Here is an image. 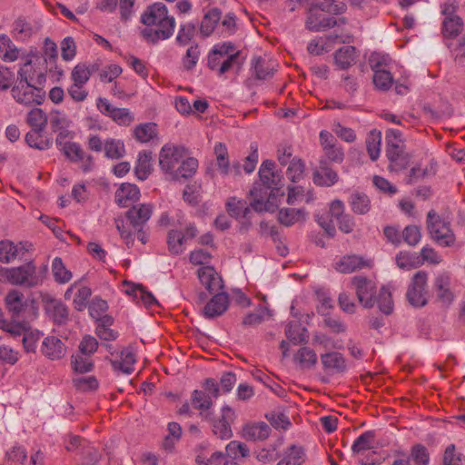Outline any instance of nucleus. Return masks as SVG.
Here are the masks:
<instances>
[{
	"label": "nucleus",
	"instance_id": "obj_47",
	"mask_svg": "<svg viewBox=\"0 0 465 465\" xmlns=\"http://www.w3.org/2000/svg\"><path fill=\"white\" fill-rule=\"evenodd\" d=\"M254 71L258 79H266L273 75L275 69L272 62L257 57L254 63Z\"/></svg>",
	"mask_w": 465,
	"mask_h": 465
},
{
	"label": "nucleus",
	"instance_id": "obj_25",
	"mask_svg": "<svg viewBox=\"0 0 465 465\" xmlns=\"http://www.w3.org/2000/svg\"><path fill=\"white\" fill-rule=\"evenodd\" d=\"M321 361L325 370L341 373L346 371L347 364L343 355L338 351H331L321 355Z\"/></svg>",
	"mask_w": 465,
	"mask_h": 465
},
{
	"label": "nucleus",
	"instance_id": "obj_56",
	"mask_svg": "<svg viewBox=\"0 0 465 465\" xmlns=\"http://www.w3.org/2000/svg\"><path fill=\"white\" fill-rule=\"evenodd\" d=\"M28 326L29 325L26 322H8L6 320H0V329L5 331L14 337L24 335Z\"/></svg>",
	"mask_w": 465,
	"mask_h": 465
},
{
	"label": "nucleus",
	"instance_id": "obj_61",
	"mask_svg": "<svg viewBox=\"0 0 465 465\" xmlns=\"http://www.w3.org/2000/svg\"><path fill=\"white\" fill-rule=\"evenodd\" d=\"M195 34V25L193 23L181 25L176 41L181 45H186L193 38Z\"/></svg>",
	"mask_w": 465,
	"mask_h": 465
},
{
	"label": "nucleus",
	"instance_id": "obj_59",
	"mask_svg": "<svg viewBox=\"0 0 465 465\" xmlns=\"http://www.w3.org/2000/svg\"><path fill=\"white\" fill-rule=\"evenodd\" d=\"M420 238V227L416 225H408L401 232V241L403 240L410 246H415Z\"/></svg>",
	"mask_w": 465,
	"mask_h": 465
},
{
	"label": "nucleus",
	"instance_id": "obj_14",
	"mask_svg": "<svg viewBox=\"0 0 465 465\" xmlns=\"http://www.w3.org/2000/svg\"><path fill=\"white\" fill-rule=\"evenodd\" d=\"M45 311L57 325L64 324L69 318L68 308L61 301L52 297L43 299Z\"/></svg>",
	"mask_w": 465,
	"mask_h": 465
},
{
	"label": "nucleus",
	"instance_id": "obj_5",
	"mask_svg": "<svg viewBox=\"0 0 465 465\" xmlns=\"http://www.w3.org/2000/svg\"><path fill=\"white\" fill-rule=\"evenodd\" d=\"M15 101L25 106L40 105L45 99V92L33 83H15L11 88Z\"/></svg>",
	"mask_w": 465,
	"mask_h": 465
},
{
	"label": "nucleus",
	"instance_id": "obj_12",
	"mask_svg": "<svg viewBox=\"0 0 465 465\" xmlns=\"http://www.w3.org/2000/svg\"><path fill=\"white\" fill-rule=\"evenodd\" d=\"M234 420V411L228 406L223 407L220 417L208 419L212 423L213 434L221 440H229L232 437L231 423L233 422Z\"/></svg>",
	"mask_w": 465,
	"mask_h": 465
},
{
	"label": "nucleus",
	"instance_id": "obj_55",
	"mask_svg": "<svg viewBox=\"0 0 465 465\" xmlns=\"http://www.w3.org/2000/svg\"><path fill=\"white\" fill-rule=\"evenodd\" d=\"M91 77V71L87 69V64L81 63L76 64L71 72L73 83L85 84Z\"/></svg>",
	"mask_w": 465,
	"mask_h": 465
},
{
	"label": "nucleus",
	"instance_id": "obj_52",
	"mask_svg": "<svg viewBox=\"0 0 465 465\" xmlns=\"http://www.w3.org/2000/svg\"><path fill=\"white\" fill-rule=\"evenodd\" d=\"M373 84L381 91L389 90L393 83V77L388 70H378L373 74Z\"/></svg>",
	"mask_w": 465,
	"mask_h": 465
},
{
	"label": "nucleus",
	"instance_id": "obj_53",
	"mask_svg": "<svg viewBox=\"0 0 465 465\" xmlns=\"http://www.w3.org/2000/svg\"><path fill=\"white\" fill-rule=\"evenodd\" d=\"M376 300L379 309L386 315L391 313L393 310V302L391 292L382 287L379 292V296Z\"/></svg>",
	"mask_w": 465,
	"mask_h": 465
},
{
	"label": "nucleus",
	"instance_id": "obj_35",
	"mask_svg": "<svg viewBox=\"0 0 465 465\" xmlns=\"http://www.w3.org/2000/svg\"><path fill=\"white\" fill-rule=\"evenodd\" d=\"M285 334L288 340L293 344L306 342L309 337L307 329L299 322H289Z\"/></svg>",
	"mask_w": 465,
	"mask_h": 465
},
{
	"label": "nucleus",
	"instance_id": "obj_33",
	"mask_svg": "<svg viewBox=\"0 0 465 465\" xmlns=\"http://www.w3.org/2000/svg\"><path fill=\"white\" fill-rule=\"evenodd\" d=\"M336 64L341 69H347L351 66L356 60V48L352 45L341 47L334 54Z\"/></svg>",
	"mask_w": 465,
	"mask_h": 465
},
{
	"label": "nucleus",
	"instance_id": "obj_2",
	"mask_svg": "<svg viewBox=\"0 0 465 465\" xmlns=\"http://www.w3.org/2000/svg\"><path fill=\"white\" fill-rule=\"evenodd\" d=\"M141 21L147 26L142 31L143 38L153 44L171 37L175 27L174 17L168 15V9L163 3L149 5Z\"/></svg>",
	"mask_w": 465,
	"mask_h": 465
},
{
	"label": "nucleus",
	"instance_id": "obj_7",
	"mask_svg": "<svg viewBox=\"0 0 465 465\" xmlns=\"http://www.w3.org/2000/svg\"><path fill=\"white\" fill-rule=\"evenodd\" d=\"M226 211L231 217L235 218L240 223V232H246L251 228L253 212L248 206L245 200L236 197H230L226 203Z\"/></svg>",
	"mask_w": 465,
	"mask_h": 465
},
{
	"label": "nucleus",
	"instance_id": "obj_20",
	"mask_svg": "<svg viewBox=\"0 0 465 465\" xmlns=\"http://www.w3.org/2000/svg\"><path fill=\"white\" fill-rule=\"evenodd\" d=\"M371 262L359 255H344L336 263L335 270L341 273H351L365 267H370Z\"/></svg>",
	"mask_w": 465,
	"mask_h": 465
},
{
	"label": "nucleus",
	"instance_id": "obj_39",
	"mask_svg": "<svg viewBox=\"0 0 465 465\" xmlns=\"http://www.w3.org/2000/svg\"><path fill=\"white\" fill-rule=\"evenodd\" d=\"M462 26L460 16H447L442 23V34L445 37L454 38L461 32Z\"/></svg>",
	"mask_w": 465,
	"mask_h": 465
},
{
	"label": "nucleus",
	"instance_id": "obj_51",
	"mask_svg": "<svg viewBox=\"0 0 465 465\" xmlns=\"http://www.w3.org/2000/svg\"><path fill=\"white\" fill-rule=\"evenodd\" d=\"M73 384L79 391H94L98 389L99 382L94 376L78 377L73 379Z\"/></svg>",
	"mask_w": 465,
	"mask_h": 465
},
{
	"label": "nucleus",
	"instance_id": "obj_32",
	"mask_svg": "<svg viewBox=\"0 0 465 465\" xmlns=\"http://www.w3.org/2000/svg\"><path fill=\"white\" fill-rule=\"evenodd\" d=\"M222 18V12L219 8L214 7L210 9L203 16L200 32L203 36H209L214 30L215 26Z\"/></svg>",
	"mask_w": 465,
	"mask_h": 465
},
{
	"label": "nucleus",
	"instance_id": "obj_62",
	"mask_svg": "<svg viewBox=\"0 0 465 465\" xmlns=\"http://www.w3.org/2000/svg\"><path fill=\"white\" fill-rule=\"evenodd\" d=\"M35 74V69L32 61L27 59L19 68L17 72L16 83H32Z\"/></svg>",
	"mask_w": 465,
	"mask_h": 465
},
{
	"label": "nucleus",
	"instance_id": "obj_31",
	"mask_svg": "<svg viewBox=\"0 0 465 465\" xmlns=\"http://www.w3.org/2000/svg\"><path fill=\"white\" fill-rule=\"evenodd\" d=\"M304 461L303 448L293 444L284 451L282 459L276 465H302Z\"/></svg>",
	"mask_w": 465,
	"mask_h": 465
},
{
	"label": "nucleus",
	"instance_id": "obj_16",
	"mask_svg": "<svg viewBox=\"0 0 465 465\" xmlns=\"http://www.w3.org/2000/svg\"><path fill=\"white\" fill-rule=\"evenodd\" d=\"M65 157L73 163H81V169L86 173L92 170L94 166V158L85 153L80 144L72 142L63 151Z\"/></svg>",
	"mask_w": 465,
	"mask_h": 465
},
{
	"label": "nucleus",
	"instance_id": "obj_49",
	"mask_svg": "<svg viewBox=\"0 0 465 465\" xmlns=\"http://www.w3.org/2000/svg\"><path fill=\"white\" fill-rule=\"evenodd\" d=\"M134 135L137 141L147 143L156 135V124L153 123L139 124L135 127Z\"/></svg>",
	"mask_w": 465,
	"mask_h": 465
},
{
	"label": "nucleus",
	"instance_id": "obj_9",
	"mask_svg": "<svg viewBox=\"0 0 465 465\" xmlns=\"http://www.w3.org/2000/svg\"><path fill=\"white\" fill-rule=\"evenodd\" d=\"M186 150L182 146L164 145L159 155V163L161 169L172 176L173 173L185 157Z\"/></svg>",
	"mask_w": 465,
	"mask_h": 465
},
{
	"label": "nucleus",
	"instance_id": "obj_63",
	"mask_svg": "<svg viewBox=\"0 0 465 465\" xmlns=\"http://www.w3.org/2000/svg\"><path fill=\"white\" fill-rule=\"evenodd\" d=\"M110 118H112L118 124L125 126L130 125L134 120V115L128 109L118 107H115V109L113 110V114H111Z\"/></svg>",
	"mask_w": 465,
	"mask_h": 465
},
{
	"label": "nucleus",
	"instance_id": "obj_24",
	"mask_svg": "<svg viewBox=\"0 0 465 465\" xmlns=\"http://www.w3.org/2000/svg\"><path fill=\"white\" fill-rule=\"evenodd\" d=\"M271 431V427L263 421L249 423L242 428V437L252 441L265 440Z\"/></svg>",
	"mask_w": 465,
	"mask_h": 465
},
{
	"label": "nucleus",
	"instance_id": "obj_34",
	"mask_svg": "<svg viewBox=\"0 0 465 465\" xmlns=\"http://www.w3.org/2000/svg\"><path fill=\"white\" fill-rule=\"evenodd\" d=\"M152 152L143 151L139 153L134 172L138 179L143 181L151 173L152 167Z\"/></svg>",
	"mask_w": 465,
	"mask_h": 465
},
{
	"label": "nucleus",
	"instance_id": "obj_10",
	"mask_svg": "<svg viewBox=\"0 0 465 465\" xmlns=\"http://www.w3.org/2000/svg\"><path fill=\"white\" fill-rule=\"evenodd\" d=\"M351 284L355 288L360 303L365 308H372L376 303L374 297L376 292L375 283L366 277L354 276L351 278Z\"/></svg>",
	"mask_w": 465,
	"mask_h": 465
},
{
	"label": "nucleus",
	"instance_id": "obj_54",
	"mask_svg": "<svg viewBox=\"0 0 465 465\" xmlns=\"http://www.w3.org/2000/svg\"><path fill=\"white\" fill-rule=\"evenodd\" d=\"M71 364L74 371L80 373L92 371L94 366L92 361L90 360V356L84 355L82 353L73 356Z\"/></svg>",
	"mask_w": 465,
	"mask_h": 465
},
{
	"label": "nucleus",
	"instance_id": "obj_28",
	"mask_svg": "<svg viewBox=\"0 0 465 465\" xmlns=\"http://www.w3.org/2000/svg\"><path fill=\"white\" fill-rule=\"evenodd\" d=\"M192 406L200 411V415L204 419H209V414L205 413L213 406V401L209 394L202 390H194L191 396Z\"/></svg>",
	"mask_w": 465,
	"mask_h": 465
},
{
	"label": "nucleus",
	"instance_id": "obj_57",
	"mask_svg": "<svg viewBox=\"0 0 465 465\" xmlns=\"http://www.w3.org/2000/svg\"><path fill=\"white\" fill-rule=\"evenodd\" d=\"M304 173V163L301 159L293 158L287 168L286 175L293 183L301 180Z\"/></svg>",
	"mask_w": 465,
	"mask_h": 465
},
{
	"label": "nucleus",
	"instance_id": "obj_6",
	"mask_svg": "<svg viewBox=\"0 0 465 465\" xmlns=\"http://www.w3.org/2000/svg\"><path fill=\"white\" fill-rule=\"evenodd\" d=\"M2 275L12 284L28 288L35 287L41 282V279L36 274V268L32 262L18 267L5 269L2 271Z\"/></svg>",
	"mask_w": 465,
	"mask_h": 465
},
{
	"label": "nucleus",
	"instance_id": "obj_27",
	"mask_svg": "<svg viewBox=\"0 0 465 465\" xmlns=\"http://www.w3.org/2000/svg\"><path fill=\"white\" fill-rule=\"evenodd\" d=\"M274 162L265 160L259 170V176L262 184L267 188H276L280 182V175L274 172Z\"/></svg>",
	"mask_w": 465,
	"mask_h": 465
},
{
	"label": "nucleus",
	"instance_id": "obj_21",
	"mask_svg": "<svg viewBox=\"0 0 465 465\" xmlns=\"http://www.w3.org/2000/svg\"><path fill=\"white\" fill-rule=\"evenodd\" d=\"M433 291L437 300L443 304H450L453 300V293L450 291V278L443 272L439 274L433 283Z\"/></svg>",
	"mask_w": 465,
	"mask_h": 465
},
{
	"label": "nucleus",
	"instance_id": "obj_44",
	"mask_svg": "<svg viewBox=\"0 0 465 465\" xmlns=\"http://www.w3.org/2000/svg\"><path fill=\"white\" fill-rule=\"evenodd\" d=\"M303 218L304 212L302 209L284 208L281 209L278 213L279 222L285 226H291Z\"/></svg>",
	"mask_w": 465,
	"mask_h": 465
},
{
	"label": "nucleus",
	"instance_id": "obj_43",
	"mask_svg": "<svg viewBox=\"0 0 465 465\" xmlns=\"http://www.w3.org/2000/svg\"><path fill=\"white\" fill-rule=\"evenodd\" d=\"M52 272L54 281L62 284L68 282L73 277L72 272L65 268L62 259L59 257H55L53 260Z\"/></svg>",
	"mask_w": 465,
	"mask_h": 465
},
{
	"label": "nucleus",
	"instance_id": "obj_38",
	"mask_svg": "<svg viewBox=\"0 0 465 465\" xmlns=\"http://www.w3.org/2000/svg\"><path fill=\"white\" fill-rule=\"evenodd\" d=\"M375 433L373 431H366L359 436L351 446L353 454H361L366 450L374 448Z\"/></svg>",
	"mask_w": 465,
	"mask_h": 465
},
{
	"label": "nucleus",
	"instance_id": "obj_22",
	"mask_svg": "<svg viewBox=\"0 0 465 465\" xmlns=\"http://www.w3.org/2000/svg\"><path fill=\"white\" fill-rule=\"evenodd\" d=\"M140 197L139 188L132 183H123L115 192V203L122 207L133 204Z\"/></svg>",
	"mask_w": 465,
	"mask_h": 465
},
{
	"label": "nucleus",
	"instance_id": "obj_15",
	"mask_svg": "<svg viewBox=\"0 0 465 465\" xmlns=\"http://www.w3.org/2000/svg\"><path fill=\"white\" fill-rule=\"evenodd\" d=\"M312 180L318 186L330 187L338 183L339 175L337 172L330 166L326 159H321L319 161V166L313 172Z\"/></svg>",
	"mask_w": 465,
	"mask_h": 465
},
{
	"label": "nucleus",
	"instance_id": "obj_11",
	"mask_svg": "<svg viewBox=\"0 0 465 465\" xmlns=\"http://www.w3.org/2000/svg\"><path fill=\"white\" fill-rule=\"evenodd\" d=\"M320 143L323 151L321 159H326L329 163H341L344 160V152L337 139L328 131L320 133Z\"/></svg>",
	"mask_w": 465,
	"mask_h": 465
},
{
	"label": "nucleus",
	"instance_id": "obj_41",
	"mask_svg": "<svg viewBox=\"0 0 465 465\" xmlns=\"http://www.w3.org/2000/svg\"><path fill=\"white\" fill-rule=\"evenodd\" d=\"M43 131H35L32 130L31 132L27 133L25 135V142L26 143L33 148L38 149V150H46L49 149L52 144L53 141L51 139L44 138L42 135Z\"/></svg>",
	"mask_w": 465,
	"mask_h": 465
},
{
	"label": "nucleus",
	"instance_id": "obj_48",
	"mask_svg": "<svg viewBox=\"0 0 465 465\" xmlns=\"http://www.w3.org/2000/svg\"><path fill=\"white\" fill-rule=\"evenodd\" d=\"M105 156L112 159H119L125 153L124 143L120 140L108 139L104 143Z\"/></svg>",
	"mask_w": 465,
	"mask_h": 465
},
{
	"label": "nucleus",
	"instance_id": "obj_13",
	"mask_svg": "<svg viewBox=\"0 0 465 465\" xmlns=\"http://www.w3.org/2000/svg\"><path fill=\"white\" fill-rule=\"evenodd\" d=\"M217 52H211L208 55L207 60V66L211 70H217L219 75H222L231 69L234 65L240 67L242 64V61L241 60V52L236 51L232 55H227V57H224L223 55L217 54Z\"/></svg>",
	"mask_w": 465,
	"mask_h": 465
},
{
	"label": "nucleus",
	"instance_id": "obj_64",
	"mask_svg": "<svg viewBox=\"0 0 465 465\" xmlns=\"http://www.w3.org/2000/svg\"><path fill=\"white\" fill-rule=\"evenodd\" d=\"M200 49L198 45H191L183 58V65L185 70L193 69L199 59Z\"/></svg>",
	"mask_w": 465,
	"mask_h": 465
},
{
	"label": "nucleus",
	"instance_id": "obj_3",
	"mask_svg": "<svg viewBox=\"0 0 465 465\" xmlns=\"http://www.w3.org/2000/svg\"><path fill=\"white\" fill-rule=\"evenodd\" d=\"M426 223L429 234L437 243L442 246L454 244L455 234L450 222L442 219L434 210L427 213Z\"/></svg>",
	"mask_w": 465,
	"mask_h": 465
},
{
	"label": "nucleus",
	"instance_id": "obj_29",
	"mask_svg": "<svg viewBox=\"0 0 465 465\" xmlns=\"http://www.w3.org/2000/svg\"><path fill=\"white\" fill-rule=\"evenodd\" d=\"M198 169V161L195 158L188 157L183 159L180 165L173 173L171 179L177 181L181 178L188 179L194 175Z\"/></svg>",
	"mask_w": 465,
	"mask_h": 465
},
{
	"label": "nucleus",
	"instance_id": "obj_45",
	"mask_svg": "<svg viewBox=\"0 0 465 465\" xmlns=\"http://www.w3.org/2000/svg\"><path fill=\"white\" fill-rule=\"evenodd\" d=\"M216 163L219 170L223 175H229L231 169L229 163L228 151L224 143H219L214 146Z\"/></svg>",
	"mask_w": 465,
	"mask_h": 465
},
{
	"label": "nucleus",
	"instance_id": "obj_23",
	"mask_svg": "<svg viewBox=\"0 0 465 465\" xmlns=\"http://www.w3.org/2000/svg\"><path fill=\"white\" fill-rule=\"evenodd\" d=\"M43 354L50 360H59L65 355L64 343L55 336L46 337L42 344Z\"/></svg>",
	"mask_w": 465,
	"mask_h": 465
},
{
	"label": "nucleus",
	"instance_id": "obj_1",
	"mask_svg": "<svg viewBox=\"0 0 465 465\" xmlns=\"http://www.w3.org/2000/svg\"><path fill=\"white\" fill-rule=\"evenodd\" d=\"M153 213V205L150 203H138L133 205L124 214L126 223L122 218L115 219L116 228L121 238L128 248L134 242V235L142 243H146L147 233L144 226Z\"/></svg>",
	"mask_w": 465,
	"mask_h": 465
},
{
	"label": "nucleus",
	"instance_id": "obj_8",
	"mask_svg": "<svg viewBox=\"0 0 465 465\" xmlns=\"http://www.w3.org/2000/svg\"><path fill=\"white\" fill-rule=\"evenodd\" d=\"M427 280L428 274L424 271H419L413 275L406 294L412 306L422 307L427 304Z\"/></svg>",
	"mask_w": 465,
	"mask_h": 465
},
{
	"label": "nucleus",
	"instance_id": "obj_36",
	"mask_svg": "<svg viewBox=\"0 0 465 465\" xmlns=\"http://www.w3.org/2000/svg\"><path fill=\"white\" fill-rule=\"evenodd\" d=\"M5 303L12 317H17L25 309L24 295L18 291H11L5 297Z\"/></svg>",
	"mask_w": 465,
	"mask_h": 465
},
{
	"label": "nucleus",
	"instance_id": "obj_42",
	"mask_svg": "<svg viewBox=\"0 0 465 465\" xmlns=\"http://www.w3.org/2000/svg\"><path fill=\"white\" fill-rule=\"evenodd\" d=\"M381 141V134L380 132H377L375 130L370 132L366 138V150L368 152V154L370 155V158L372 161H376L380 156Z\"/></svg>",
	"mask_w": 465,
	"mask_h": 465
},
{
	"label": "nucleus",
	"instance_id": "obj_58",
	"mask_svg": "<svg viewBox=\"0 0 465 465\" xmlns=\"http://www.w3.org/2000/svg\"><path fill=\"white\" fill-rule=\"evenodd\" d=\"M92 295V291L89 287L81 286L73 300V304L76 311L82 312L85 309L88 300Z\"/></svg>",
	"mask_w": 465,
	"mask_h": 465
},
{
	"label": "nucleus",
	"instance_id": "obj_26",
	"mask_svg": "<svg viewBox=\"0 0 465 465\" xmlns=\"http://www.w3.org/2000/svg\"><path fill=\"white\" fill-rule=\"evenodd\" d=\"M26 250L20 242L15 245L9 240L0 242V262L8 263L15 260L17 257L25 254Z\"/></svg>",
	"mask_w": 465,
	"mask_h": 465
},
{
	"label": "nucleus",
	"instance_id": "obj_46",
	"mask_svg": "<svg viewBox=\"0 0 465 465\" xmlns=\"http://www.w3.org/2000/svg\"><path fill=\"white\" fill-rule=\"evenodd\" d=\"M185 240L182 231L171 230L167 234L168 249L173 254H180L183 252Z\"/></svg>",
	"mask_w": 465,
	"mask_h": 465
},
{
	"label": "nucleus",
	"instance_id": "obj_60",
	"mask_svg": "<svg viewBox=\"0 0 465 465\" xmlns=\"http://www.w3.org/2000/svg\"><path fill=\"white\" fill-rule=\"evenodd\" d=\"M411 457L416 465H428L430 454L427 448L421 444H415L411 450Z\"/></svg>",
	"mask_w": 465,
	"mask_h": 465
},
{
	"label": "nucleus",
	"instance_id": "obj_37",
	"mask_svg": "<svg viewBox=\"0 0 465 465\" xmlns=\"http://www.w3.org/2000/svg\"><path fill=\"white\" fill-rule=\"evenodd\" d=\"M350 205L356 214H366L371 210V200L362 193H354L350 197Z\"/></svg>",
	"mask_w": 465,
	"mask_h": 465
},
{
	"label": "nucleus",
	"instance_id": "obj_18",
	"mask_svg": "<svg viewBox=\"0 0 465 465\" xmlns=\"http://www.w3.org/2000/svg\"><path fill=\"white\" fill-rule=\"evenodd\" d=\"M228 295L223 292H218L205 304L203 313L205 318H216L223 315L228 309Z\"/></svg>",
	"mask_w": 465,
	"mask_h": 465
},
{
	"label": "nucleus",
	"instance_id": "obj_19",
	"mask_svg": "<svg viewBox=\"0 0 465 465\" xmlns=\"http://www.w3.org/2000/svg\"><path fill=\"white\" fill-rule=\"evenodd\" d=\"M197 273L201 283L210 293L219 292L223 289V280L213 267H202L198 270Z\"/></svg>",
	"mask_w": 465,
	"mask_h": 465
},
{
	"label": "nucleus",
	"instance_id": "obj_40",
	"mask_svg": "<svg viewBox=\"0 0 465 465\" xmlns=\"http://www.w3.org/2000/svg\"><path fill=\"white\" fill-rule=\"evenodd\" d=\"M26 123L32 130L44 131L47 124V116L40 108H33L26 116Z\"/></svg>",
	"mask_w": 465,
	"mask_h": 465
},
{
	"label": "nucleus",
	"instance_id": "obj_30",
	"mask_svg": "<svg viewBox=\"0 0 465 465\" xmlns=\"http://www.w3.org/2000/svg\"><path fill=\"white\" fill-rule=\"evenodd\" d=\"M135 356L129 350H123L120 353V360H111V364L114 371H120L123 373L130 374L134 371Z\"/></svg>",
	"mask_w": 465,
	"mask_h": 465
},
{
	"label": "nucleus",
	"instance_id": "obj_4",
	"mask_svg": "<svg viewBox=\"0 0 465 465\" xmlns=\"http://www.w3.org/2000/svg\"><path fill=\"white\" fill-rule=\"evenodd\" d=\"M327 12V6L314 5L308 9L305 26L312 32L324 31L334 26H341L347 23L344 17L334 18L324 14Z\"/></svg>",
	"mask_w": 465,
	"mask_h": 465
},
{
	"label": "nucleus",
	"instance_id": "obj_17",
	"mask_svg": "<svg viewBox=\"0 0 465 465\" xmlns=\"http://www.w3.org/2000/svg\"><path fill=\"white\" fill-rule=\"evenodd\" d=\"M386 156L389 160L388 170L390 172H401L406 169L411 162V155L406 152V147H395L386 149Z\"/></svg>",
	"mask_w": 465,
	"mask_h": 465
},
{
	"label": "nucleus",
	"instance_id": "obj_50",
	"mask_svg": "<svg viewBox=\"0 0 465 465\" xmlns=\"http://www.w3.org/2000/svg\"><path fill=\"white\" fill-rule=\"evenodd\" d=\"M295 360L302 368L307 369L314 367L318 361L315 351L308 347L301 348L295 355Z\"/></svg>",
	"mask_w": 465,
	"mask_h": 465
}]
</instances>
